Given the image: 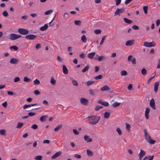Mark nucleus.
Segmentation results:
<instances>
[{
  "mask_svg": "<svg viewBox=\"0 0 160 160\" xmlns=\"http://www.w3.org/2000/svg\"><path fill=\"white\" fill-rule=\"evenodd\" d=\"M89 123L92 125H94L98 123L100 119V116H91L87 117Z\"/></svg>",
  "mask_w": 160,
  "mask_h": 160,
  "instance_id": "nucleus-1",
  "label": "nucleus"
},
{
  "mask_svg": "<svg viewBox=\"0 0 160 160\" xmlns=\"http://www.w3.org/2000/svg\"><path fill=\"white\" fill-rule=\"evenodd\" d=\"M144 131L145 133V138L146 141L150 144H154L156 141L151 139L150 136L148 133L146 129H145Z\"/></svg>",
  "mask_w": 160,
  "mask_h": 160,
  "instance_id": "nucleus-2",
  "label": "nucleus"
},
{
  "mask_svg": "<svg viewBox=\"0 0 160 160\" xmlns=\"http://www.w3.org/2000/svg\"><path fill=\"white\" fill-rule=\"evenodd\" d=\"M21 36L20 35L14 33H11L9 35V39L11 40H15L20 38Z\"/></svg>",
  "mask_w": 160,
  "mask_h": 160,
  "instance_id": "nucleus-3",
  "label": "nucleus"
},
{
  "mask_svg": "<svg viewBox=\"0 0 160 160\" xmlns=\"http://www.w3.org/2000/svg\"><path fill=\"white\" fill-rule=\"evenodd\" d=\"M143 45L147 47H152L156 46V43L153 42H145L143 43Z\"/></svg>",
  "mask_w": 160,
  "mask_h": 160,
  "instance_id": "nucleus-4",
  "label": "nucleus"
},
{
  "mask_svg": "<svg viewBox=\"0 0 160 160\" xmlns=\"http://www.w3.org/2000/svg\"><path fill=\"white\" fill-rule=\"evenodd\" d=\"M19 33L21 34L25 35L28 33L29 31L28 30L23 28H20L18 30Z\"/></svg>",
  "mask_w": 160,
  "mask_h": 160,
  "instance_id": "nucleus-5",
  "label": "nucleus"
},
{
  "mask_svg": "<svg viewBox=\"0 0 160 160\" xmlns=\"http://www.w3.org/2000/svg\"><path fill=\"white\" fill-rule=\"evenodd\" d=\"M125 9L124 8H118L117 10L115 12V16L117 15H119L121 13H122L124 12Z\"/></svg>",
  "mask_w": 160,
  "mask_h": 160,
  "instance_id": "nucleus-6",
  "label": "nucleus"
},
{
  "mask_svg": "<svg viewBox=\"0 0 160 160\" xmlns=\"http://www.w3.org/2000/svg\"><path fill=\"white\" fill-rule=\"evenodd\" d=\"M37 37L36 35L33 34H29L26 35L25 38L29 40H34Z\"/></svg>",
  "mask_w": 160,
  "mask_h": 160,
  "instance_id": "nucleus-7",
  "label": "nucleus"
},
{
  "mask_svg": "<svg viewBox=\"0 0 160 160\" xmlns=\"http://www.w3.org/2000/svg\"><path fill=\"white\" fill-rule=\"evenodd\" d=\"M89 93L92 96H94L98 93V91L97 89H91L89 90Z\"/></svg>",
  "mask_w": 160,
  "mask_h": 160,
  "instance_id": "nucleus-8",
  "label": "nucleus"
},
{
  "mask_svg": "<svg viewBox=\"0 0 160 160\" xmlns=\"http://www.w3.org/2000/svg\"><path fill=\"white\" fill-rule=\"evenodd\" d=\"M150 105L153 109L155 110L156 108L155 105L154 100L153 99H152L150 102Z\"/></svg>",
  "mask_w": 160,
  "mask_h": 160,
  "instance_id": "nucleus-9",
  "label": "nucleus"
},
{
  "mask_svg": "<svg viewBox=\"0 0 160 160\" xmlns=\"http://www.w3.org/2000/svg\"><path fill=\"white\" fill-rule=\"evenodd\" d=\"M146 154L145 152L142 149L140 150V152L139 154V159L142 160L143 157Z\"/></svg>",
  "mask_w": 160,
  "mask_h": 160,
  "instance_id": "nucleus-10",
  "label": "nucleus"
},
{
  "mask_svg": "<svg viewBox=\"0 0 160 160\" xmlns=\"http://www.w3.org/2000/svg\"><path fill=\"white\" fill-rule=\"evenodd\" d=\"M19 62V60L16 58H12L10 60V63L12 64H17Z\"/></svg>",
  "mask_w": 160,
  "mask_h": 160,
  "instance_id": "nucleus-11",
  "label": "nucleus"
},
{
  "mask_svg": "<svg viewBox=\"0 0 160 160\" xmlns=\"http://www.w3.org/2000/svg\"><path fill=\"white\" fill-rule=\"evenodd\" d=\"M88 102V100L84 98L80 99V102L82 104L86 105Z\"/></svg>",
  "mask_w": 160,
  "mask_h": 160,
  "instance_id": "nucleus-12",
  "label": "nucleus"
},
{
  "mask_svg": "<svg viewBox=\"0 0 160 160\" xmlns=\"http://www.w3.org/2000/svg\"><path fill=\"white\" fill-rule=\"evenodd\" d=\"M134 40H128L126 42L125 45L126 46H131L134 44Z\"/></svg>",
  "mask_w": 160,
  "mask_h": 160,
  "instance_id": "nucleus-13",
  "label": "nucleus"
},
{
  "mask_svg": "<svg viewBox=\"0 0 160 160\" xmlns=\"http://www.w3.org/2000/svg\"><path fill=\"white\" fill-rule=\"evenodd\" d=\"M150 112V109L148 108H147L145 112V116L147 119L149 118V114Z\"/></svg>",
  "mask_w": 160,
  "mask_h": 160,
  "instance_id": "nucleus-14",
  "label": "nucleus"
},
{
  "mask_svg": "<svg viewBox=\"0 0 160 160\" xmlns=\"http://www.w3.org/2000/svg\"><path fill=\"white\" fill-rule=\"evenodd\" d=\"M84 139L87 142H91L92 141V139L90 138L88 136L85 135L84 136Z\"/></svg>",
  "mask_w": 160,
  "mask_h": 160,
  "instance_id": "nucleus-15",
  "label": "nucleus"
},
{
  "mask_svg": "<svg viewBox=\"0 0 160 160\" xmlns=\"http://www.w3.org/2000/svg\"><path fill=\"white\" fill-rule=\"evenodd\" d=\"M98 102L103 105H104L105 106H108L109 105V104L108 103V102H103L101 100H99L98 101Z\"/></svg>",
  "mask_w": 160,
  "mask_h": 160,
  "instance_id": "nucleus-16",
  "label": "nucleus"
},
{
  "mask_svg": "<svg viewBox=\"0 0 160 160\" xmlns=\"http://www.w3.org/2000/svg\"><path fill=\"white\" fill-rule=\"evenodd\" d=\"M110 88L107 85H104L103 87L101 88L100 89L102 91H109Z\"/></svg>",
  "mask_w": 160,
  "mask_h": 160,
  "instance_id": "nucleus-17",
  "label": "nucleus"
},
{
  "mask_svg": "<svg viewBox=\"0 0 160 160\" xmlns=\"http://www.w3.org/2000/svg\"><path fill=\"white\" fill-rule=\"evenodd\" d=\"M96 57H98V58H96V57L95 58V59L96 60H98V61H100L102 60L103 59H104L106 58V57L104 56H99L98 55H97L96 56Z\"/></svg>",
  "mask_w": 160,
  "mask_h": 160,
  "instance_id": "nucleus-18",
  "label": "nucleus"
},
{
  "mask_svg": "<svg viewBox=\"0 0 160 160\" xmlns=\"http://www.w3.org/2000/svg\"><path fill=\"white\" fill-rule=\"evenodd\" d=\"M159 85V82H156L154 85V91L156 93L157 92Z\"/></svg>",
  "mask_w": 160,
  "mask_h": 160,
  "instance_id": "nucleus-19",
  "label": "nucleus"
},
{
  "mask_svg": "<svg viewBox=\"0 0 160 160\" xmlns=\"http://www.w3.org/2000/svg\"><path fill=\"white\" fill-rule=\"evenodd\" d=\"M63 72L65 74H67L68 73V70L67 67L64 65L62 66Z\"/></svg>",
  "mask_w": 160,
  "mask_h": 160,
  "instance_id": "nucleus-20",
  "label": "nucleus"
},
{
  "mask_svg": "<svg viewBox=\"0 0 160 160\" xmlns=\"http://www.w3.org/2000/svg\"><path fill=\"white\" fill-rule=\"evenodd\" d=\"M61 154V152H56L52 156V159H53L56 158L57 157H58Z\"/></svg>",
  "mask_w": 160,
  "mask_h": 160,
  "instance_id": "nucleus-21",
  "label": "nucleus"
},
{
  "mask_svg": "<svg viewBox=\"0 0 160 160\" xmlns=\"http://www.w3.org/2000/svg\"><path fill=\"white\" fill-rule=\"evenodd\" d=\"M95 52H93L88 54L87 56L88 58L90 59H92L95 55Z\"/></svg>",
  "mask_w": 160,
  "mask_h": 160,
  "instance_id": "nucleus-22",
  "label": "nucleus"
},
{
  "mask_svg": "<svg viewBox=\"0 0 160 160\" xmlns=\"http://www.w3.org/2000/svg\"><path fill=\"white\" fill-rule=\"evenodd\" d=\"M48 27V24H46L43 26L41 27L40 29V30L41 31H44L46 30Z\"/></svg>",
  "mask_w": 160,
  "mask_h": 160,
  "instance_id": "nucleus-23",
  "label": "nucleus"
},
{
  "mask_svg": "<svg viewBox=\"0 0 160 160\" xmlns=\"http://www.w3.org/2000/svg\"><path fill=\"white\" fill-rule=\"evenodd\" d=\"M37 103L32 104L28 105L25 104L23 106V108L24 109H26L28 107H30L31 106H34L37 105Z\"/></svg>",
  "mask_w": 160,
  "mask_h": 160,
  "instance_id": "nucleus-24",
  "label": "nucleus"
},
{
  "mask_svg": "<svg viewBox=\"0 0 160 160\" xmlns=\"http://www.w3.org/2000/svg\"><path fill=\"white\" fill-rule=\"evenodd\" d=\"M81 39L83 43H86L87 42V38L85 35H82L81 37Z\"/></svg>",
  "mask_w": 160,
  "mask_h": 160,
  "instance_id": "nucleus-25",
  "label": "nucleus"
},
{
  "mask_svg": "<svg viewBox=\"0 0 160 160\" xmlns=\"http://www.w3.org/2000/svg\"><path fill=\"white\" fill-rule=\"evenodd\" d=\"M94 83V82L92 81H89L85 82L87 86H90L91 85L93 84Z\"/></svg>",
  "mask_w": 160,
  "mask_h": 160,
  "instance_id": "nucleus-26",
  "label": "nucleus"
},
{
  "mask_svg": "<svg viewBox=\"0 0 160 160\" xmlns=\"http://www.w3.org/2000/svg\"><path fill=\"white\" fill-rule=\"evenodd\" d=\"M124 22L128 24H131L132 22V21L126 18H124L123 19Z\"/></svg>",
  "mask_w": 160,
  "mask_h": 160,
  "instance_id": "nucleus-27",
  "label": "nucleus"
},
{
  "mask_svg": "<svg viewBox=\"0 0 160 160\" xmlns=\"http://www.w3.org/2000/svg\"><path fill=\"white\" fill-rule=\"evenodd\" d=\"M62 127V124L58 125L57 127L55 128L54 129V131L55 132H58L59 131L60 129H61Z\"/></svg>",
  "mask_w": 160,
  "mask_h": 160,
  "instance_id": "nucleus-28",
  "label": "nucleus"
},
{
  "mask_svg": "<svg viewBox=\"0 0 160 160\" xmlns=\"http://www.w3.org/2000/svg\"><path fill=\"white\" fill-rule=\"evenodd\" d=\"M90 68V67L89 65H87L82 70V72H85L88 71L89 68Z\"/></svg>",
  "mask_w": 160,
  "mask_h": 160,
  "instance_id": "nucleus-29",
  "label": "nucleus"
},
{
  "mask_svg": "<svg viewBox=\"0 0 160 160\" xmlns=\"http://www.w3.org/2000/svg\"><path fill=\"white\" fill-rule=\"evenodd\" d=\"M147 71L145 68H143L141 70V73L144 76L146 75L147 74Z\"/></svg>",
  "mask_w": 160,
  "mask_h": 160,
  "instance_id": "nucleus-30",
  "label": "nucleus"
},
{
  "mask_svg": "<svg viewBox=\"0 0 160 160\" xmlns=\"http://www.w3.org/2000/svg\"><path fill=\"white\" fill-rule=\"evenodd\" d=\"M110 116V114L108 112H105L104 113V118H108Z\"/></svg>",
  "mask_w": 160,
  "mask_h": 160,
  "instance_id": "nucleus-31",
  "label": "nucleus"
},
{
  "mask_svg": "<svg viewBox=\"0 0 160 160\" xmlns=\"http://www.w3.org/2000/svg\"><path fill=\"white\" fill-rule=\"evenodd\" d=\"M23 124L21 122H18V123L17 126L16 127L17 128H21L23 125Z\"/></svg>",
  "mask_w": 160,
  "mask_h": 160,
  "instance_id": "nucleus-32",
  "label": "nucleus"
},
{
  "mask_svg": "<svg viewBox=\"0 0 160 160\" xmlns=\"http://www.w3.org/2000/svg\"><path fill=\"white\" fill-rule=\"evenodd\" d=\"M120 73L122 76H126L128 74L127 71L125 70L121 71Z\"/></svg>",
  "mask_w": 160,
  "mask_h": 160,
  "instance_id": "nucleus-33",
  "label": "nucleus"
},
{
  "mask_svg": "<svg viewBox=\"0 0 160 160\" xmlns=\"http://www.w3.org/2000/svg\"><path fill=\"white\" fill-rule=\"evenodd\" d=\"M47 117L46 116H43L41 117L40 118V120L42 122H44L45 120Z\"/></svg>",
  "mask_w": 160,
  "mask_h": 160,
  "instance_id": "nucleus-34",
  "label": "nucleus"
},
{
  "mask_svg": "<svg viewBox=\"0 0 160 160\" xmlns=\"http://www.w3.org/2000/svg\"><path fill=\"white\" fill-rule=\"evenodd\" d=\"M87 152L88 155L89 156H91L93 155V152L89 150H87Z\"/></svg>",
  "mask_w": 160,
  "mask_h": 160,
  "instance_id": "nucleus-35",
  "label": "nucleus"
},
{
  "mask_svg": "<svg viewBox=\"0 0 160 160\" xmlns=\"http://www.w3.org/2000/svg\"><path fill=\"white\" fill-rule=\"evenodd\" d=\"M56 80H55L54 79V78L53 77H52L51 78L50 80V82L52 84L54 85L56 83Z\"/></svg>",
  "mask_w": 160,
  "mask_h": 160,
  "instance_id": "nucleus-36",
  "label": "nucleus"
},
{
  "mask_svg": "<svg viewBox=\"0 0 160 160\" xmlns=\"http://www.w3.org/2000/svg\"><path fill=\"white\" fill-rule=\"evenodd\" d=\"M42 156L41 155H38L35 157L34 158L36 160H42Z\"/></svg>",
  "mask_w": 160,
  "mask_h": 160,
  "instance_id": "nucleus-37",
  "label": "nucleus"
},
{
  "mask_svg": "<svg viewBox=\"0 0 160 160\" xmlns=\"http://www.w3.org/2000/svg\"><path fill=\"white\" fill-rule=\"evenodd\" d=\"M121 104V103H118L117 102H114L113 104V106L114 107L116 108L119 106Z\"/></svg>",
  "mask_w": 160,
  "mask_h": 160,
  "instance_id": "nucleus-38",
  "label": "nucleus"
},
{
  "mask_svg": "<svg viewBox=\"0 0 160 160\" xmlns=\"http://www.w3.org/2000/svg\"><path fill=\"white\" fill-rule=\"evenodd\" d=\"M35 85H38L40 83V81L37 79H36L35 80L33 81Z\"/></svg>",
  "mask_w": 160,
  "mask_h": 160,
  "instance_id": "nucleus-39",
  "label": "nucleus"
},
{
  "mask_svg": "<svg viewBox=\"0 0 160 160\" xmlns=\"http://www.w3.org/2000/svg\"><path fill=\"white\" fill-rule=\"evenodd\" d=\"M102 108L103 107L101 106L97 105L95 108V110L96 111H98Z\"/></svg>",
  "mask_w": 160,
  "mask_h": 160,
  "instance_id": "nucleus-40",
  "label": "nucleus"
},
{
  "mask_svg": "<svg viewBox=\"0 0 160 160\" xmlns=\"http://www.w3.org/2000/svg\"><path fill=\"white\" fill-rule=\"evenodd\" d=\"M94 32L96 34H99L101 32V30L100 29H96L94 30Z\"/></svg>",
  "mask_w": 160,
  "mask_h": 160,
  "instance_id": "nucleus-41",
  "label": "nucleus"
},
{
  "mask_svg": "<svg viewBox=\"0 0 160 160\" xmlns=\"http://www.w3.org/2000/svg\"><path fill=\"white\" fill-rule=\"evenodd\" d=\"M53 12V10H50L47 11H46L45 13V15H48L51 14Z\"/></svg>",
  "mask_w": 160,
  "mask_h": 160,
  "instance_id": "nucleus-42",
  "label": "nucleus"
},
{
  "mask_svg": "<svg viewBox=\"0 0 160 160\" xmlns=\"http://www.w3.org/2000/svg\"><path fill=\"white\" fill-rule=\"evenodd\" d=\"M143 10L145 14H147L148 13V6H145L143 8Z\"/></svg>",
  "mask_w": 160,
  "mask_h": 160,
  "instance_id": "nucleus-43",
  "label": "nucleus"
},
{
  "mask_svg": "<svg viewBox=\"0 0 160 160\" xmlns=\"http://www.w3.org/2000/svg\"><path fill=\"white\" fill-rule=\"evenodd\" d=\"M102 78V75H99L94 77V78L96 80L100 79H101Z\"/></svg>",
  "mask_w": 160,
  "mask_h": 160,
  "instance_id": "nucleus-44",
  "label": "nucleus"
},
{
  "mask_svg": "<svg viewBox=\"0 0 160 160\" xmlns=\"http://www.w3.org/2000/svg\"><path fill=\"white\" fill-rule=\"evenodd\" d=\"M20 79L19 77H15L14 79V82H17L20 81Z\"/></svg>",
  "mask_w": 160,
  "mask_h": 160,
  "instance_id": "nucleus-45",
  "label": "nucleus"
},
{
  "mask_svg": "<svg viewBox=\"0 0 160 160\" xmlns=\"http://www.w3.org/2000/svg\"><path fill=\"white\" fill-rule=\"evenodd\" d=\"M6 131L5 129H3L0 130V134L1 135H5Z\"/></svg>",
  "mask_w": 160,
  "mask_h": 160,
  "instance_id": "nucleus-46",
  "label": "nucleus"
},
{
  "mask_svg": "<svg viewBox=\"0 0 160 160\" xmlns=\"http://www.w3.org/2000/svg\"><path fill=\"white\" fill-rule=\"evenodd\" d=\"M106 37V36L105 35V36H103L102 37V39H101V41L100 42V45H102V44H103V42L104 41L105 38Z\"/></svg>",
  "mask_w": 160,
  "mask_h": 160,
  "instance_id": "nucleus-47",
  "label": "nucleus"
},
{
  "mask_svg": "<svg viewBox=\"0 0 160 160\" xmlns=\"http://www.w3.org/2000/svg\"><path fill=\"white\" fill-rule=\"evenodd\" d=\"M23 81L27 82H29L30 81V79L28 78L27 77H25L24 78Z\"/></svg>",
  "mask_w": 160,
  "mask_h": 160,
  "instance_id": "nucleus-48",
  "label": "nucleus"
},
{
  "mask_svg": "<svg viewBox=\"0 0 160 160\" xmlns=\"http://www.w3.org/2000/svg\"><path fill=\"white\" fill-rule=\"evenodd\" d=\"M116 131L117 132L119 135H121L122 134L121 130L119 128H117Z\"/></svg>",
  "mask_w": 160,
  "mask_h": 160,
  "instance_id": "nucleus-49",
  "label": "nucleus"
},
{
  "mask_svg": "<svg viewBox=\"0 0 160 160\" xmlns=\"http://www.w3.org/2000/svg\"><path fill=\"white\" fill-rule=\"evenodd\" d=\"M72 84L75 86H77L78 85L77 82L75 80L73 79L72 80Z\"/></svg>",
  "mask_w": 160,
  "mask_h": 160,
  "instance_id": "nucleus-50",
  "label": "nucleus"
},
{
  "mask_svg": "<svg viewBox=\"0 0 160 160\" xmlns=\"http://www.w3.org/2000/svg\"><path fill=\"white\" fill-rule=\"evenodd\" d=\"M10 49H13L15 51H16L18 49V48L16 46H13L10 47Z\"/></svg>",
  "mask_w": 160,
  "mask_h": 160,
  "instance_id": "nucleus-51",
  "label": "nucleus"
},
{
  "mask_svg": "<svg viewBox=\"0 0 160 160\" xmlns=\"http://www.w3.org/2000/svg\"><path fill=\"white\" fill-rule=\"evenodd\" d=\"M126 125L127 129L128 131H129L131 128L130 125L128 123H126Z\"/></svg>",
  "mask_w": 160,
  "mask_h": 160,
  "instance_id": "nucleus-52",
  "label": "nucleus"
},
{
  "mask_svg": "<svg viewBox=\"0 0 160 160\" xmlns=\"http://www.w3.org/2000/svg\"><path fill=\"white\" fill-rule=\"evenodd\" d=\"M2 15L4 17H7L8 16V14L6 11H4L2 12Z\"/></svg>",
  "mask_w": 160,
  "mask_h": 160,
  "instance_id": "nucleus-53",
  "label": "nucleus"
},
{
  "mask_svg": "<svg viewBox=\"0 0 160 160\" xmlns=\"http://www.w3.org/2000/svg\"><path fill=\"white\" fill-rule=\"evenodd\" d=\"M28 116L30 117H32L36 115V113L35 112H30L28 114Z\"/></svg>",
  "mask_w": 160,
  "mask_h": 160,
  "instance_id": "nucleus-54",
  "label": "nucleus"
},
{
  "mask_svg": "<svg viewBox=\"0 0 160 160\" xmlns=\"http://www.w3.org/2000/svg\"><path fill=\"white\" fill-rule=\"evenodd\" d=\"M38 127V126L37 125L34 124L32 126L31 128H33V129H36Z\"/></svg>",
  "mask_w": 160,
  "mask_h": 160,
  "instance_id": "nucleus-55",
  "label": "nucleus"
},
{
  "mask_svg": "<svg viewBox=\"0 0 160 160\" xmlns=\"http://www.w3.org/2000/svg\"><path fill=\"white\" fill-rule=\"evenodd\" d=\"M56 14H55V15L54 16V17L52 19V21L50 22L49 23V26L51 27V26H52L53 25V24H52V22H53V21L54 19V18H55V17H56Z\"/></svg>",
  "mask_w": 160,
  "mask_h": 160,
  "instance_id": "nucleus-56",
  "label": "nucleus"
},
{
  "mask_svg": "<svg viewBox=\"0 0 160 160\" xmlns=\"http://www.w3.org/2000/svg\"><path fill=\"white\" fill-rule=\"evenodd\" d=\"M81 23V22L79 20H75L74 21V23L76 25H79Z\"/></svg>",
  "mask_w": 160,
  "mask_h": 160,
  "instance_id": "nucleus-57",
  "label": "nucleus"
},
{
  "mask_svg": "<svg viewBox=\"0 0 160 160\" xmlns=\"http://www.w3.org/2000/svg\"><path fill=\"white\" fill-rule=\"evenodd\" d=\"M132 63L133 64H135L136 63V58H133L131 60Z\"/></svg>",
  "mask_w": 160,
  "mask_h": 160,
  "instance_id": "nucleus-58",
  "label": "nucleus"
},
{
  "mask_svg": "<svg viewBox=\"0 0 160 160\" xmlns=\"http://www.w3.org/2000/svg\"><path fill=\"white\" fill-rule=\"evenodd\" d=\"M132 28L135 30H137L139 29V27L136 25H133L132 26Z\"/></svg>",
  "mask_w": 160,
  "mask_h": 160,
  "instance_id": "nucleus-59",
  "label": "nucleus"
},
{
  "mask_svg": "<svg viewBox=\"0 0 160 160\" xmlns=\"http://www.w3.org/2000/svg\"><path fill=\"white\" fill-rule=\"evenodd\" d=\"M73 131L75 135H78L79 134V132L76 129H73Z\"/></svg>",
  "mask_w": 160,
  "mask_h": 160,
  "instance_id": "nucleus-60",
  "label": "nucleus"
},
{
  "mask_svg": "<svg viewBox=\"0 0 160 160\" xmlns=\"http://www.w3.org/2000/svg\"><path fill=\"white\" fill-rule=\"evenodd\" d=\"M74 157L77 158H81V156L79 154H75L74 155Z\"/></svg>",
  "mask_w": 160,
  "mask_h": 160,
  "instance_id": "nucleus-61",
  "label": "nucleus"
},
{
  "mask_svg": "<svg viewBox=\"0 0 160 160\" xmlns=\"http://www.w3.org/2000/svg\"><path fill=\"white\" fill-rule=\"evenodd\" d=\"M99 69V68L98 66H95V72H97Z\"/></svg>",
  "mask_w": 160,
  "mask_h": 160,
  "instance_id": "nucleus-62",
  "label": "nucleus"
},
{
  "mask_svg": "<svg viewBox=\"0 0 160 160\" xmlns=\"http://www.w3.org/2000/svg\"><path fill=\"white\" fill-rule=\"evenodd\" d=\"M64 18L67 19L68 18V14L67 13H65L63 16Z\"/></svg>",
  "mask_w": 160,
  "mask_h": 160,
  "instance_id": "nucleus-63",
  "label": "nucleus"
},
{
  "mask_svg": "<svg viewBox=\"0 0 160 160\" xmlns=\"http://www.w3.org/2000/svg\"><path fill=\"white\" fill-rule=\"evenodd\" d=\"M57 60L58 61L61 62L62 61V59L59 56H58L57 57Z\"/></svg>",
  "mask_w": 160,
  "mask_h": 160,
  "instance_id": "nucleus-64",
  "label": "nucleus"
}]
</instances>
